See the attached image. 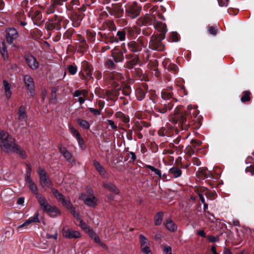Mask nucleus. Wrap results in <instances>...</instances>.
I'll return each instance as SVG.
<instances>
[{
    "label": "nucleus",
    "mask_w": 254,
    "mask_h": 254,
    "mask_svg": "<svg viewBox=\"0 0 254 254\" xmlns=\"http://www.w3.org/2000/svg\"><path fill=\"white\" fill-rule=\"evenodd\" d=\"M163 252L166 254H172V249L170 246H165L163 247Z\"/></svg>",
    "instance_id": "50"
},
{
    "label": "nucleus",
    "mask_w": 254,
    "mask_h": 254,
    "mask_svg": "<svg viewBox=\"0 0 254 254\" xmlns=\"http://www.w3.org/2000/svg\"><path fill=\"white\" fill-rule=\"evenodd\" d=\"M107 122L112 129H115L117 128V127L116 125H115L114 121L111 120H108Z\"/></svg>",
    "instance_id": "54"
},
{
    "label": "nucleus",
    "mask_w": 254,
    "mask_h": 254,
    "mask_svg": "<svg viewBox=\"0 0 254 254\" xmlns=\"http://www.w3.org/2000/svg\"><path fill=\"white\" fill-rule=\"evenodd\" d=\"M52 191L55 197L62 202V204L70 211V213L74 218L79 220V226L83 230H84L86 233L89 234V230L92 229H90L85 223L83 222L80 219L79 214L76 212L75 208L72 205L71 201L69 200L66 199L65 196L61 193L58 190H52Z\"/></svg>",
    "instance_id": "1"
},
{
    "label": "nucleus",
    "mask_w": 254,
    "mask_h": 254,
    "mask_svg": "<svg viewBox=\"0 0 254 254\" xmlns=\"http://www.w3.org/2000/svg\"><path fill=\"white\" fill-rule=\"evenodd\" d=\"M124 13V10L120 5H116L112 9V14L117 17L122 16Z\"/></svg>",
    "instance_id": "27"
},
{
    "label": "nucleus",
    "mask_w": 254,
    "mask_h": 254,
    "mask_svg": "<svg viewBox=\"0 0 254 254\" xmlns=\"http://www.w3.org/2000/svg\"><path fill=\"white\" fill-rule=\"evenodd\" d=\"M34 16L35 18L37 20H40L42 17L41 13L38 11H36L34 13Z\"/></svg>",
    "instance_id": "59"
},
{
    "label": "nucleus",
    "mask_w": 254,
    "mask_h": 254,
    "mask_svg": "<svg viewBox=\"0 0 254 254\" xmlns=\"http://www.w3.org/2000/svg\"><path fill=\"white\" fill-rule=\"evenodd\" d=\"M166 228L170 232H174L177 230L176 225L171 219H167L164 222Z\"/></svg>",
    "instance_id": "25"
},
{
    "label": "nucleus",
    "mask_w": 254,
    "mask_h": 254,
    "mask_svg": "<svg viewBox=\"0 0 254 254\" xmlns=\"http://www.w3.org/2000/svg\"><path fill=\"white\" fill-rule=\"evenodd\" d=\"M44 211L46 212L51 217H52L57 216L59 213V210L55 206H52L51 205H50L49 207H48Z\"/></svg>",
    "instance_id": "22"
},
{
    "label": "nucleus",
    "mask_w": 254,
    "mask_h": 254,
    "mask_svg": "<svg viewBox=\"0 0 254 254\" xmlns=\"http://www.w3.org/2000/svg\"><path fill=\"white\" fill-rule=\"evenodd\" d=\"M112 55L116 63L121 62L124 59L123 53L115 50L112 52Z\"/></svg>",
    "instance_id": "26"
},
{
    "label": "nucleus",
    "mask_w": 254,
    "mask_h": 254,
    "mask_svg": "<svg viewBox=\"0 0 254 254\" xmlns=\"http://www.w3.org/2000/svg\"><path fill=\"white\" fill-rule=\"evenodd\" d=\"M40 220L39 218V213L36 212L33 217H30L27 219L23 224L18 226L17 228L18 231H20L23 228H27V227L32 223H40Z\"/></svg>",
    "instance_id": "10"
},
{
    "label": "nucleus",
    "mask_w": 254,
    "mask_h": 254,
    "mask_svg": "<svg viewBox=\"0 0 254 254\" xmlns=\"http://www.w3.org/2000/svg\"><path fill=\"white\" fill-rule=\"evenodd\" d=\"M18 36L17 30L13 28H8L6 30V42L11 46V47L16 48V46L13 43L14 40Z\"/></svg>",
    "instance_id": "7"
},
{
    "label": "nucleus",
    "mask_w": 254,
    "mask_h": 254,
    "mask_svg": "<svg viewBox=\"0 0 254 254\" xmlns=\"http://www.w3.org/2000/svg\"><path fill=\"white\" fill-rule=\"evenodd\" d=\"M36 197L38 200L41 208L44 211L48 207H49L50 204H49L47 200L42 194H38V196H37Z\"/></svg>",
    "instance_id": "18"
},
{
    "label": "nucleus",
    "mask_w": 254,
    "mask_h": 254,
    "mask_svg": "<svg viewBox=\"0 0 254 254\" xmlns=\"http://www.w3.org/2000/svg\"><path fill=\"white\" fill-rule=\"evenodd\" d=\"M60 152L63 154V156L66 159L67 161L71 163L74 162V158L72 154L69 152L67 149L64 147H61L60 148Z\"/></svg>",
    "instance_id": "16"
},
{
    "label": "nucleus",
    "mask_w": 254,
    "mask_h": 254,
    "mask_svg": "<svg viewBox=\"0 0 254 254\" xmlns=\"http://www.w3.org/2000/svg\"><path fill=\"white\" fill-rule=\"evenodd\" d=\"M69 128L70 130V132L72 136L76 138L79 146L81 147V148L82 150H85V145L84 144L83 140L81 137L78 131L71 125H70L69 126Z\"/></svg>",
    "instance_id": "11"
},
{
    "label": "nucleus",
    "mask_w": 254,
    "mask_h": 254,
    "mask_svg": "<svg viewBox=\"0 0 254 254\" xmlns=\"http://www.w3.org/2000/svg\"><path fill=\"white\" fill-rule=\"evenodd\" d=\"M54 6H55V5H54V4L51 5L49 8L46 10V13L48 14L53 13L55 11Z\"/></svg>",
    "instance_id": "56"
},
{
    "label": "nucleus",
    "mask_w": 254,
    "mask_h": 254,
    "mask_svg": "<svg viewBox=\"0 0 254 254\" xmlns=\"http://www.w3.org/2000/svg\"><path fill=\"white\" fill-rule=\"evenodd\" d=\"M90 237L92 239L94 242L97 244H99L103 248H106V246L103 244L100 240L99 237L97 235V234L94 232L92 230H89V234Z\"/></svg>",
    "instance_id": "20"
},
{
    "label": "nucleus",
    "mask_w": 254,
    "mask_h": 254,
    "mask_svg": "<svg viewBox=\"0 0 254 254\" xmlns=\"http://www.w3.org/2000/svg\"><path fill=\"white\" fill-rule=\"evenodd\" d=\"M141 251L145 254H152L151 252L149 250V244L140 246Z\"/></svg>",
    "instance_id": "42"
},
{
    "label": "nucleus",
    "mask_w": 254,
    "mask_h": 254,
    "mask_svg": "<svg viewBox=\"0 0 254 254\" xmlns=\"http://www.w3.org/2000/svg\"><path fill=\"white\" fill-rule=\"evenodd\" d=\"M171 38L173 42L178 41V35L176 32H172L170 35Z\"/></svg>",
    "instance_id": "48"
},
{
    "label": "nucleus",
    "mask_w": 254,
    "mask_h": 254,
    "mask_svg": "<svg viewBox=\"0 0 254 254\" xmlns=\"http://www.w3.org/2000/svg\"><path fill=\"white\" fill-rule=\"evenodd\" d=\"M246 171L247 172H250L252 175L254 174V165L251 166L249 167H247Z\"/></svg>",
    "instance_id": "57"
},
{
    "label": "nucleus",
    "mask_w": 254,
    "mask_h": 254,
    "mask_svg": "<svg viewBox=\"0 0 254 254\" xmlns=\"http://www.w3.org/2000/svg\"><path fill=\"white\" fill-rule=\"evenodd\" d=\"M161 96H162V98L164 100H171L170 102H172V101L174 100H175V99H174L173 97H172V93L169 91H167V90H164L162 91L161 92Z\"/></svg>",
    "instance_id": "31"
},
{
    "label": "nucleus",
    "mask_w": 254,
    "mask_h": 254,
    "mask_svg": "<svg viewBox=\"0 0 254 254\" xmlns=\"http://www.w3.org/2000/svg\"><path fill=\"white\" fill-rule=\"evenodd\" d=\"M24 81L27 88L30 91H32L34 87L33 78L29 75H25L24 76Z\"/></svg>",
    "instance_id": "19"
},
{
    "label": "nucleus",
    "mask_w": 254,
    "mask_h": 254,
    "mask_svg": "<svg viewBox=\"0 0 254 254\" xmlns=\"http://www.w3.org/2000/svg\"><path fill=\"white\" fill-rule=\"evenodd\" d=\"M129 154L131 156V159L132 160V161H134L136 160V156L135 154V153L133 152H129Z\"/></svg>",
    "instance_id": "63"
},
{
    "label": "nucleus",
    "mask_w": 254,
    "mask_h": 254,
    "mask_svg": "<svg viewBox=\"0 0 254 254\" xmlns=\"http://www.w3.org/2000/svg\"><path fill=\"white\" fill-rule=\"evenodd\" d=\"M18 119L21 121H26V107L24 106H21L18 110L17 112Z\"/></svg>",
    "instance_id": "21"
},
{
    "label": "nucleus",
    "mask_w": 254,
    "mask_h": 254,
    "mask_svg": "<svg viewBox=\"0 0 254 254\" xmlns=\"http://www.w3.org/2000/svg\"><path fill=\"white\" fill-rule=\"evenodd\" d=\"M25 61L28 66L32 69H36L39 67V63L36 58L32 55L25 57Z\"/></svg>",
    "instance_id": "14"
},
{
    "label": "nucleus",
    "mask_w": 254,
    "mask_h": 254,
    "mask_svg": "<svg viewBox=\"0 0 254 254\" xmlns=\"http://www.w3.org/2000/svg\"><path fill=\"white\" fill-rule=\"evenodd\" d=\"M139 237L140 241V246L144 245H148V244H149L148 240L143 235L140 234L139 235Z\"/></svg>",
    "instance_id": "43"
},
{
    "label": "nucleus",
    "mask_w": 254,
    "mask_h": 254,
    "mask_svg": "<svg viewBox=\"0 0 254 254\" xmlns=\"http://www.w3.org/2000/svg\"><path fill=\"white\" fill-rule=\"evenodd\" d=\"M219 6H227L228 5L229 0H217Z\"/></svg>",
    "instance_id": "51"
},
{
    "label": "nucleus",
    "mask_w": 254,
    "mask_h": 254,
    "mask_svg": "<svg viewBox=\"0 0 254 254\" xmlns=\"http://www.w3.org/2000/svg\"><path fill=\"white\" fill-rule=\"evenodd\" d=\"M24 202V198L23 197H20L17 199V203L19 205H23Z\"/></svg>",
    "instance_id": "61"
},
{
    "label": "nucleus",
    "mask_w": 254,
    "mask_h": 254,
    "mask_svg": "<svg viewBox=\"0 0 254 254\" xmlns=\"http://www.w3.org/2000/svg\"><path fill=\"white\" fill-rule=\"evenodd\" d=\"M63 236L68 239H76L80 237V234L77 231L70 229L69 227L65 226L63 229Z\"/></svg>",
    "instance_id": "9"
},
{
    "label": "nucleus",
    "mask_w": 254,
    "mask_h": 254,
    "mask_svg": "<svg viewBox=\"0 0 254 254\" xmlns=\"http://www.w3.org/2000/svg\"><path fill=\"white\" fill-rule=\"evenodd\" d=\"M77 122L81 127L85 129L89 128L90 125L88 122H87V121L83 120L80 119H78L77 120Z\"/></svg>",
    "instance_id": "36"
},
{
    "label": "nucleus",
    "mask_w": 254,
    "mask_h": 254,
    "mask_svg": "<svg viewBox=\"0 0 254 254\" xmlns=\"http://www.w3.org/2000/svg\"><path fill=\"white\" fill-rule=\"evenodd\" d=\"M163 217V214L162 212H159L158 213L156 216L155 217L154 219V223L155 225H160L162 221Z\"/></svg>",
    "instance_id": "38"
},
{
    "label": "nucleus",
    "mask_w": 254,
    "mask_h": 254,
    "mask_svg": "<svg viewBox=\"0 0 254 254\" xmlns=\"http://www.w3.org/2000/svg\"><path fill=\"white\" fill-rule=\"evenodd\" d=\"M209 33L213 35H215L217 33V30L212 26H209L208 27Z\"/></svg>",
    "instance_id": "53"
},
{
    "label": "nucleus",
    "mask_w": 254,
    "mask_h": 254,
    "mask_svg": "<svg viewBox=\"0 0 254 254\" xmlns=\"http://www.w3.org/2000/svg\"><path fill=\"white\" fill-rule=\"evenodd\" d=\"M89 110L90 112H91L92 113H93L94 115H100V111L96 109H94L93 108H90L89 109Z\"/></svg>",
    "instance_id": "58"
},
{
    "label": "nucleus",
    "mask_w": 254,
    "mask_h": 254,
    "mask_svg": "<svg viewBox=\"0 0 254 254\" xmlns=\"http://www.w3.org/2000/svg\"><path fill=\"white\" fill-rule=\"evenodd\" d=\"M136 94L138 100L141 101L144 98L146 92L141 89H138L136 91Z\"/></svg>",
    "instance_id": "40"
},
{
    "label": "nucleus",
    "mask_w": 254,
    "mask_h": 254,
    "mask_svg": "<svg viewBox=\"0 0 254 254\" xmlns=\"http://www.w3.org/2000/svg\"><path fill=\"white\" fill-rule=\"evenodd\" d=\"M38 173L40 177V184L43 188H50L51 190V192L54 194L52 190H58L57 189L52 188L53 183L51 180L47 175V173L45 170L40 168L38 171Z\"/></svg>",
    "instance_id": "3"
},
{
    "label": "nucleus",
    "mask_w": 254,
    "mask_h": 254,
    "mask_svg": "<svg viewBox=\"0 0 254 254\" xmlns=\"http://www.w3.org/2000/svg\"><path fill=\"white\" fill-rule=\"evenodd\" d=\"M11 152L16 153L23 159H25L26 157L25 151L17 145L15 146L13 150H11Z\"/></svg>",
    "instance_id": "33"
},
{
    "label": "nucleus",
    "mask_w": 254,
    "mask_h": 254,
    "mask_svg": "<svg viewBox=\"0 0 254 254\" xmlns=\"http://www.w3.org/2000/svg\"><path fill=\"white\" fill-rule=\"evenodd\" d=\"M163 105L164 107L163 108H157V111L162 114L165 113L168 110H171L174 106V105L172 103H171V102H167V101H166Z\"/></svg>",
    "instance_id": "24"
},
{
    "label": "nucleus",
    "mask_w": 254,
    "mask_h": 254,
    "mask_svg": "<svg viewBox=\"0 0 254 254\" xmlns=\"http://www.w3.org/2000/svg\"><path fill=\"white\" fill-rule=\"evenodd\" d=\"M140 10V6H138L136 2H133L126 9V12L131 18H135L139 16Z\"/></svg>",
    "instance_id": "6"
},
{
    "label": "nucleus",
    "mask_w": 254,
    "mask_h": 254,
    "mask_svg": "<svg viewBox=\"0 0 254 254\" xmlns=\"http://www.w3.org/2000/svg\"><path fill=\"white\" fill-rule=\"evenodd\" d=\"M15 145L14 139L8 132L3 130L0 131V146L2 150L11 152Z\"/></svg>",
    "instance_id": "2"
},
{
    "label": "nucleus",
    "mask_w": 254,
    "mask_h": 254,
    "mask_svg": "<svg viewBox=\"0 0 254 254\" xmlns=\"http://www.w3.org/2000/svg\"><path fill=\"white\" fill-rule=\"evenodd\" d=\"M250 92L248 91H245L243 92V95L241 98V101L242 102H245L247 101H249L251 99L250 98Z\"/></svg>",
    "instance_id": "37"
},
{
    "label": "nucleus",
    "mask_w": 254,
    "mask_h": 254,
    "mask_svg": "<svg viewBox=\"0 0 254 254\" xmlns=\"http://www.w3.org/2000/svg\"><path fill=\"white\" fill-rule=\"evenodd\" d=\"M0 52L4 60L8 59V54L6 50V48L5 46L4 42L0 43Z\"/></svg>",
    "instance_id": "35"
},
{
    "label": "nucleus",
    "mask_w": 254,
    "mask_h": 254,
    "mask_svg": "<svg viewBox=\"0 0 254 254\" xmlns=\"http://www.w3.org/2000/svg\"><path fill=\"white\" fill-rule=\"evenodd\" d=\"M67 70L70 74L74 75L77 72V67L74 64H72L67 66Z\"/></svg>",
    "instance_id": "39"
},
{
    "label": "nucleus",
    "mask_w": 254,
    "mask_h": 254,
    "mask_svg": "<svg viewBox=\"0 0 254 254\" xmlns=\"http://www.w3.org/2000/svg\"><path fill=\"white\" fill-rule=\"evenodd\" d=\"M106 66L108 69H113L115 67V64L112 60H108L106 63Z\"/></svg>",
    "instance_id": "44"
},
{
    "label": "nucleus",
    "mask_w": 254,
    "mask_h": 254,
    "mask_svg": "<svg viewBox=\"0 0 254 254\" xmlns=\"http://www.w3.org/2000/svg\"><path fill=\"white\" fill-rule=\"evenodd\" d=\"M198 196H199V198L201 202L202 203H204V202H205V199H204V197L203 194H201V193H199L198 194Z\"/></svg>",
    "instance_id": "64"
},
{
    "label": "nucleus",
    "mask_w": 254,
    "mask_h": 254,
    "mask_svg": "<svg viewBox=\"0 0 254 254\" xmlns=\"http://www.w3.org/2000/svg\"><path fill=\"white\" fill-rule=\"evenodd\" d=\"M116 116L117 118H120V119H122V118H123L125 116V115L121 112H118L116 113Z\"/></svg>",
    "instance_id": "60"
},
{
    "label": "nucleus",
    "mask_w": 254,
    "mask_h": 254,
    "mask_svg": "<svg viewBox=\"0 0 254 254\" xmlns=\"http://www.w3.org/2000/svg\"><path fill=\"white\" fill-rule=\"evenodd\" d=\"M207 239L210 242L214 243L219 241V237L209 236L207 237Z\"/></svg>",
    "instance_id": "49"
},
{
    "label": "nucleus",
    "mask_w": 254,
    "mask_h": 254,
    "mask_svg": "<svg viewBox=\"0 0 254 254\" xmlns=\"http://www.w3.org/2000/svg\"><path fill=\"white\" fill-rule=\"evenodd\" d=\"M146 167L149 169L152 172H154V173L157 175L160 178H161V173L159 170L156 169L155 167L150 165H146Z\"/></svg>",
    "instance_id": "41"
},
{
    "label": "nucleus",
    "mask_w": 254,
    "mask_h": 254,
    "mask_svg": "<svg viewBox=\"0 0 254 254\" xmlns=\"http://www.w3.org/2000/svg\"><path fill=\"white\" fill-rule=\"evenodd\" d=\"M4 89L5 93V96L7 98H9L11 96V87L10 85L6 80L3 81Z\"/></svg>",
    "instance_id": "34"
},
{
    "label": "nucleus",
    "mask_w": 254,
    "mask_h": 254,
    "mask_svg": "<svg viewBox=\"0 0 254 254\" xmlns=\"http://www.w3.org/2000/svg\"><path fill=\"white\" fill-rule=\"evenodd\" d=\"M117 35L121 41H123L125 39L126 34L125 31L123 30L119 31L117 32Z\"/></svg>",
    "instance_id": "46"
},
{
    "label": "nucleus",
    "mask_w": 254,
    "mask_h": 254,
    "mask_svg": "<svg viewBox=\"0 0 254 254\" xmlns=\"http://www.w3.org/2000/svg\"><path fill=\"white\" fill-rule=\"evenodd\" d=\"M167 69L168 70H172L173 71L176 72L177 70V66L176 64H171Z\"/></svg>",
    "instance_id": "55"
},
{
    "label": "nucleus",
    "mask_w": 254,
    "mask_h": 254,
    "mask_svg": "<svg viewBox=\"0 0 254 254\" xmlns=\"http://www.w3.org/2000/svg\"><path fill=\"white\" fill-rule=\"evenodd\" d=\"M187 112H182L181 113L177 114L174 119V121L175 123H179L182 125L186 124L187 120L189 119L188 116L187 115Z\"/></svg>",
    "instance_id": "15"
},
{
    "label": "nucleus",
    "mask_w": 254,
    "mask_h": 254,
    "mask_svg": "<svg viewBox=\"0 0 254 254\" xmlns=\"http://www.w3.org/2000/svg\"><path fill=\"white\" fill-rule=\"evenodd\" d=\"M127 46L130 51L136 53L140 51L144 45L142 39L139 38L136 41L129 42Z\"/></svg>",
    "instance_id": "8"
},
{
    "label": "nucleus",
    "mask_w": 254,
    "mask_h": 254,
    "mask_svg": "<svg viewBox=\"0 0 254 254\" xmlns=\"http://www.w3.org/2000/svg\"><path fill=\"white\" fill-rule=\"evenodd\" d=\"M0 196L3 201H7L13 197V191L9 188L6 189L1 191Z\"/></svg>",
    "instance_id": "17"
},
{
    "label": "nucleus",
    "mask_w": 254,
    "mask_h": 254,
    "mask_svg": "<svg viewBox=\"0 0 254 254\" xmlns=\"http://www.w3.org/2000/svg\"><path fill=\"white\" fill-rule=\"evenodd\" d=\"M82 68L87 76V77H85L84 73H82V77L87 80L92 78V69L87 62L84 61L82 63Z\"/></svg>",
    "instance_id": "12"
},
{
    "label": "nucleus",
    "mask_w": 254,
    "mask_h": 254,
    "mask_svg": "<svg viewBox=\"0 0 254 254\" xmlns=\"http://www.w3.org/2000/svg\"><path fill=\"white\" fill-rule=\"evenodd\" d=\"M165 38L163 35H158V36H153L149 43V47L153 50H160V46L161 41Z\"/></svg>",
    "instance_id": "5"
},
{
    "label": "nucleus",
    "mask_w": 254,
    "mask_h": 254,
    "mask_svg": "<svg viewBox=\"0 0 254 254\" xmlns=\"http://www.w3.org/2000/svg\"><path fill=\"white\" fill-rule=\"evenodd\" d=\"M87 193L88 195L82 193L79 197V199H82L84 203L89 206H95L96 204V199L93 195V190L88 189L87 190Z\"/></svg>",
    "instance_id": "4"
},
{
    "label": "nucleus",
    "mask_w": 254,
    "mask_h": 254,
    "mask_svg": "<svg viewBox=\"0 0 254 254\" xmlns=\"http://www.w3.org/2000/svg\"><path fill=\"white\" fill-rule=\"evenodd\" d=\"M103 187L115 194H117L119 193V190L114 184L111 183H105L103 185Z\"/></svg>",
    "instance_id": "29"
},
{
    "label": "nucleus",
    "mask_w": 254,
    "mask_h": 254,
    "mask_svg": "<svg viewBox=\"0 0 254 254\" xmlns=\"http://www.w3.org/2000/svg\"><path fill=\"white\" fill-rule=\"evenodd\" d=\"M138 58L135 57L131 59L128 63L129 68H132V66L136 64L138 62Z\"/></svg>",
    "instance_id": "45"
},
{
    "label": "nucleus",
    "mask_w": 254,
    "mask_h": 254,
    "mask_svg": "<svg viewBox=\"0 0 254 254\" xmlns=\"http://www.w3.org/2000/svg\"><path fill=\"white\" fill-rule=\"evenodd\" d=\"M197 235L204 238L206 237L205 233L202 230L199 231L197 232Z\"/></svg>",
    "instance_id": "62"
},
{
    "label": "nucleus",
    "mask_w": 254,
    "mask_h": 254,
    "mask_svg": "<svg viewBox=\"0 0 254 254\" xmlns=\"http://www.w3.org/2000/svg\"><path fill=\"white\" fill-rule=\"evenodd\" d=\"M93 164L96 168V170L99 173V174L103 176H105L106 175V170L104 168V167L101 165V164L96 160H94L93 161Z\"/></svg>",
    "instance_id": "30"
},
{
    "label": "nucleus",
    "mask_w": 254,
    "mask_h": 254,
    "mask_svg": "<svg viewBox=\"0 0 254 254\" xmlns=\"http://www.w3.org/2000/svg\"><path fill=\"white\" fill-rule=\"evenodd\" d=\"M67 0H53V4L55 5H62L63 4L64 2L66 1Z\"/></svg>",
    "instance_id": "52"
},
{
    "label": "nucleus",
    "mask_w": 254,
    "mask_h": 254,
    "mask_svg": "<svg viewBox=\"0 0 254 254\" xmlns=\"http://www.w3.org/2000/svg\"><path fill=\"white\" fill-rule=\"evenodd\" d=\"M153 24L155 27V29L160 32L159 35L162 34L165 36V34L167 32V28L165 24L159 21L155 20Z\"/></svg>",
    "instance_id": "13"
},
{
    "label": "nucleus",
    "mask_w": 254,
    "mask_h": 254,
    "mask_svg": "<svg viewBox=\"0 0 254 254\" xmlns=\"http://www.w3.org/2000/svg\"><path fill=\"white\" fill-rule=\"evenodd\" d=\"M28 185L29 189L36 195V197L38 196V194H40L38 191L37 185L33 181H30V183L28 184Z\"/></svg>",
    "instance_id": "32"
},
{
    "label": "nucleus",
    "mask_w": 254,
    "mask_h": 254,
    "mask_svg": "<svg viewBox=\"0 0 254 254\" xmlns=\"http://www.w3.org/2000/svg\"><path fill=\"white\" fill-rule=\"evenodd\" d=\"M169 173L172 177L177 178L182 175V172L179 168L176 167H173L169 169Z\"/></svg>",
    "instance_id": "23"
},
{
    "label": "nucleus",
    "mask_w": 254,
    "mask_h": 254,
    "mask_svg": "<svg viewBox=\"0 0 254 254\" xmlns=\"http://www.w3.org/2000/svg\"><path fill=\"white\" fill-rule=\"evenodd\" d=\"M172 63L169 59H165L162 62V64L165 69L168 68Z\"/></svg>",
    "instance_id": "47"
},
{
    "label": "nucleus",
    "mask_w": 254,
    "mask_h": 254,
    "mask_svg": "<svg viewBox=\"0 0 254 254\" xmlns=\"http://www.w3.org/2000/svg\"><path fill=\"white\" fill-rule=\"evenodd\" d=\"M185 111L187 112V114L189 118L192 116L196 117L198 114L197 109L195 108H193L191 105H189L187 107V110Z\"/></svg>",
    "instance_id": "28"
}]
</instances>
